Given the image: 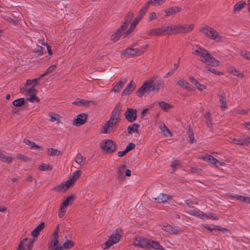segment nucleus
Returning <instances> with one entry per match:
<instances>
[{"label":"nucleus","instance_id":"obj_41","mask_svg":"<svg viewBox=\"0 0 250 250\" xmlns=\"http://www.w3.org/2000/svg\"><path fill=\"white\" fill-rule=\"evenodd\" d=\"M90 103H93L92 101H89L85 100H77L76 101L72 103L74 104H76L78 105H88Z\"/></svg>","mask_w":250,"mask_h":250},{"label":"nucleus","instance_id":"obj_22","mask_svg":"<svg viewBox=\"0 0 250 250\" xmlns=\"http://www.w3.org/2000/svg\"><path fill=\"white\" fill-rule=\"evenodd\" d=\"M163 35L175 34L174 24L161 27Z\"/></svg>","mask_w":250,"mask_h":250},{"label":"nucleus","instance_id":"obj_46","mask_svg":"<svg viewBox=\"0 0 250 250\" xmlns=\"http://www.w3.org/2000/svg\"><path fill=\"white\" fill-rule=\"evenodd\" d=\"M56 68V66L55 65H52L49 66L48 69L45 71V72L41 76V77H43L48 74L53 72Z\"/></svg>","mask_w":250,"mask_h":250},{"label":"nucleus","instance_id":"obj_30","mask_svg":"<svg viewBox=\"0 0 250 250\" xmlns=\"http://www.w3.org/2000/svg\"><path fill=\"white\" fill-rule=\"evenodd\" d=\"M135 55H136V51L132 48H127L121 54V55L124 57H131Z\"/></svg>","mask_w":250,"mask_h":250},{"label":"nucleus","instance_id":"obj_43","mask_svg":"<svg viewBox=\"0 0 250 250\" xmlns=\"http://www.w3.org/2000/svg\"><path fill=\"white\" fill-rule=\"evenodd\" d=\"M188 213L191 215L196 216L201 218L202 212L197 209H190L188 211Z\"/></svg>","mask_w":250,"mask_h":250},{"label":"nucleus","instance_id":"obj_36","mask_svg":"<svg viewBox=\"0 0 250 250\" xmlns=\"http://www.w3.org/2000/svg\"><path fill=\"white\" fill-rule=\"evenodd\" d=\"M13 158L11 156H7L3 153H0V160L2 162L7 163H10L12 162Z\"/></svg>","mask_w":250,"mask_h":250},{"label":"nucleus","instance_id":"obj_28","mask_svg":"<svg viewBox=\"0 0 250 250\" xmlns=\"http://www.w3.org/2000/svg\"><path fill=\"white\" fill-rule=\"evenodd\" d=\"M147 34L149 36H161L163 35L162 28H153L149 31L147 33Z\"/></svg>","mask_w":250,"mask_h":250},{"label":"nucleus","instance_id":"obj_61","mask_svg":"<svg viewBox=\"0 0 250 250\" xmlns=\"http://www.w3.org/2000/svg\"><path fill=\"white\" fill-rule=\"evenodd\" d=\"M135 147V145L134 144H133V143H129V145H128L126 146L125 150H126V151L127 152H128L130 150L133 149Z\"/></svg>","mask_w":250,"mask_h":250},{"label":"nucleus","instance_id":"obj_45","mask_svg":"<svg viewBox=\"0 0 250 250\" xmlns=\"http://www.w3.org/2000/svg\"><path fill=\"white\" fill-rule=\"evenodd\" d=\"M232 143L237 144V145H239L243 146H248V143L245 142L244 139L243 140V139L234 138L232 140Z\"/></svg>","mask_w":250,"mask_h":250},{"label":"nucleus","instance_id":"obj_55","mask_svg":"<svg viewBox=\"0 0 250 250\" xmlns=\"http://www.w3.org/2000/svg\"><path fill=\"white\" fill-rule=\"evenodd\" d=\"M240 54L242 57L243 58L250 61V53L246 50H241L240 52Z\"/></svg>","mask_w":250,"mask_h":250},{"label":"nucleus","instance_id":"obj_64","mask_svg":"<svg viewBox=\"0 0 250 250\" xmlns=\"http://www.w3.org/2000/svg\"><path fill=\"white\" fill-rule=\"evenodd\" d=\"M35 239H32L30 240V242L28 246L27 250H32L33 246V244L35 242Z\"/></svg>","mask_w":250,"mask_h":250},{"label":"nucleus","instance_id":"obj_53","mask_svg":"<svg viewBox=\"0 0 250 250\" xmlns=\"http://www.w3.org/2000/svg\"><path fill=\"white\" fill-rule=\"evenodd\" d=\"M27 100L28 101L33 103L37 102L38 103L39 102V99L36 96V95H33V96H29L26 97Z\"/></svg>","mask_w":250,"mask_h":250},{"label":"nucleus","instance_id":"obj_6","mask_svg":"<svg viewBox=\"0 0 250 250\" xmlns=\"http://www.w3.org/2000/svg\"><path fill=\"white\" fill-rule=\"evenodd\" d=\"M122 234L123 232L121 229H117L105 242V247H104V249H108L114 244L119 242L121 239Z\"/></svg>","mask_w":250,"mask_h":250},{"label":"nucleus","instance_id":"obj_26","mask_svg":"<svg viewBox=\"0 0 250 250\" xmlns=\"http://www.w3.org/2000/svg\"><path fill=\"white\" fill-rule=\"evenodd\" d=\"M149 244H150V248L155 250H166L158 241L150 239Z\"/></svg>","mask_w":250,"mask_h":250},{"label":"nucleus","instance_id":"obj_33","mask_svg":"<svg viewBox=\"0 0 250 250\" xmlns=\"http://www.w3.org/2000/svg\"><path fill=\"white\" fill-rule=\"evenodd\" d=\"M219 102L221 104V108L222 110L226 109L228 106L226 103V100L224 96V93H223L222 94L219 95Z\"/></svg>","mask_w":250,"mask_h":250},{"label":"nucleus","instance_id":"obj_34","mask_svg":"<svg viewBox=\"0 0 250 250\" xmlns=\"http://www.w3.org/2000/svg\"><path fill=\"white\" fill-rule=\"evenodd\" d=\"M201 219L203 220H206V219H212L213 220H217L218 219V217L211 213L206 214L202 212Z\"/></svg>","mask_w":250,"mask_h":250},{"label":"nucleus","instance_id":"obj_1","mask_svg":"<svg viewBox=\"0 0 250 250\" xmlns=\"http://www.w3.org/2000/svg\"><path fill=\"white\" fill-rule=\"evenodd\" d=\"M121 111L122 106L119 103L113 109L109 120L107 122L106 125L103 127V133H109L115 129L116 125L121 120Z\"/></svg>","mask_w":250,"mask_h":250},{"label":"nucleus","instance_id":"obj_15","mask_svg":"<svg viewBox=\"0 0 250 250\" xmlns=\"http://www.w3.org/2000/svg\"><path fill=\"white\" fill-rule=\"evenodd\" d=\"M87 120V115L84 113L79 114L76 116L73 122L75 126H80L85 123Z\"/></svg>","mask_w":250,"mask_h":250},{"label":"nucleus","instance_id":"obj_60","mask_svg":"<svg viewBox=\"0 0 250 250\" xmlns=\"http://www.w3.org/2000/svg\"><path fill=\"white\" fill-rule=\"evenodd\" d=\"M149 6H147L146 8H145V5L144 6V7L142 8V9L141 10L140 12V14L138 16H141V18H143V17L144 16L145 13H146V11H147L148 8Z\"/></svg>","mask_w":250,"mask_h":250},{"label":"nucleus","instance_id":"obj_27","mask_svg":"<svg viewBox=\"0 0 250 250\" xmlns=\"http://www.w3.org/2000/svg\"><path fill=\"white\" fill-rule=\"evenodd\" d=\"M166 0H150L145 3V8L149 5L154 6H158L162 5L165 2Z\"/></svg>","mask_w":250,"mask_h":250},{"label":"nucleus","instance_id":"obj_13","mask_svg":"<svg viewBox=\"0 0 250 250\" xmlns=\"http://www.w3.org/2000/svg\"><path fill=\"white\" fill-rule=\"evenodd\" d=\"M126 119L129 122H133L137 119V110L134 108H128L125 113Z\"/></svg>","mask_w":250,"mask_h":250},{"label":"nucleus","instance_id":"obj_62","mask_svg":"<svg viewBox=\"0 0 250 250\" xmlns=\"http://www.w3.org/2000/svg\"><path fill=\"white\" fill-rule=\"evenodd\" d=\"M157 19V16L155 12H151L149 14V21H152Z\"/></svg>","mask_w":250,"mask_h":250},{"label":"nucleus","instance_id":"obj_44","mask_svg":"<svg viewBox=\"0 0 250 250\" xmlns=\"http://www.w3.org/2000/svg\"><path fill=\"white\" fill-rule=\"evenodd\" d=\"M37 93V90L35 89L34 86H32L30 88L28 89L25 93V96L27 97L29 96H33V95H36Z\"/></svg>","mask_w":250,"mask_h":250},{"label":"nucleus","instance_id":"obj_23","mask_svg":"<svg viewBox=\"0 0 250 250\" xmlns=\"http://www.w3.org/2000/svg\"><path fill=\"white\" fill-rule=\"evenodd\" d=\"M45 226V223L44 222H41L31 232V235L34 237L37 238L41 230L44 228Z\"/></svg>","mask_w":250,"mask_h":250},{"label":"nucleus","instance_id":"obj_31","mask_svg":"<svg viewBox=\"0 0 250 250\" xmlns=\"http://www.w3.org/2000/svg\"><path fill=\"white\" fill-rule=\"evenodd\" d=\"M246 5L245 1H241L235 4L233 7V11L234 13L239 12Z\"/></svg>","mask_w":250,"mask_h":250},{"label":"nucleus","instance_id":"obj_50","mask_svg":"<svg viewBox=\"0 0 250 250\" xmlns=\"http://www.w3.org/2000/svg\"><path fill=\"white\" fill-rule=\"evenodd\" d=\"M195 48H193L192 49V53L200 57L201 53H202V51H203L204 49L198 47L197 46H196Z\"/></svg>","mask_w":250,"mask_h":250},{"label":"nucleus","instance_id":"obj_63","mask_svg":"<svg viewBox=\"0 0 250 250\" xmlns=\"http://www.w3.org/2000/svg\"><path fill=\"white\" fill-rule=\"evenodd\" d=\"M190 172L192 173H197L201 171V169L196 167H192L190 168Z\"/></svg>","mask_w":250,"mask_h":250},{"label":"nucleus","instance_id":"obj_17","mask_svg":"<svg viewBox=\"0 0 250 250\" xmlns=\"http://www.w3.org/2000/svg\"><path fill=\"white\" fill-rule=\"evenodd\" d=\"M181 11V8L178 6H174L168 8L164 10L165 13V16L167 17L179 12Z\"/></svg>","mask_w":250,"mask_h":250},{"label":"nucleus","instance_id":"obj_8","mask_svg":"<svg viewBox=\"0 0 250 250\" xmlns=\"http://www.w3.org/2000/svg\"><path fill=\"white\" fill-rule=\"evenodd\" d=\"M150 239H147L143 236H138L135 238L133 242V245L135 247H139L144 249H150L149 244Z\"/></svg>","mask_w":250,"mask_h":250},{"label":"nucleus","instance_id":"obj_16","mask_svg":"<svg viewBox=\"0 0 250 250\" xmlns=\"http://www.w3.org/2000/svg\"><path fill=\"white\" fill-rule=\"evenodd\" d=\"M177 84L182 88L185 89L189 91H192L194 90V88L191 86L190 84L183 79H180L177 81Z\"/></svg>","mask_w":250,"mask_h":250},{"label":"nucleus","instance_id":"obj_14","mask_svg":"<svg viewBox=\"0 0 250 250\" xmlns=\"http://www.w3.org/2000/svg\"><path fill=\"white\" fill-rule=\"evenodd\" d=\"M81 173V171L80 170H77L74 172L72 176H71L69 177L68 179L65 182L64 184L65 186L66 187L67 189L71 187L74 183L79 178L80 174Z\"/></svg>","mask_w":250,"mask_h":250},{"label":"nucleus","instance_id":"obj_52","mask_svg":"<svg viewBox=\"0 0 250 250\" xmlns=\"http://www.w3.org/2000/svg\"><path fill=\"white\" fill-rule=\"evenodd\" d=\"M179 60L178 61V63H175L174 65V68H172L164 77L165 78H166L168 77V76L171 75L174 71L178 68L179 67Z\"/></svg>","mask_w":250,"mask_h":250},{"label":"nucleus","instance_id":"obj_7","mask_svg":"<svg viewBox=\"0 0 250 250\" xmlns=\"http://www.w3.org/2000/svg\"><path fill=\"white\" fill-rule=\"evenodd\" d=\"M101 148L106 153H112L116 149V145L112 140L106 139L102 141L100 144Z\"/></svg>","mask_w":250,"mask_h":250},{"label":"nucleus","instance_id":"obj_58","mask_svg":"<svg viewBox=\"0 0 250 250\" xmlns=\"http://www.w3.org/2000/svg\"><path fill=\"white\" fill-rule=\"evenodd\" d=\"M205 118L206 120V123L208 127H209V125H211V117L209 113H207L205 115Z\"/></svg>","mask_w":250,"mask_h":250},{"label":"nucleus","instance_id":"obj_47","mask_svg":"<svg viewBox=\"0 0 250 250\" xmlns=\"http://www.w3.org/2000/svg\"><path fill=\"white\" fill-rule=\"evenodd\" d=\"M66 189H67V188L65 186L64 183H62L54 188V190L58 192L66 190Z\"/></svg>","mask_w":250,"mask_h":250},{"label":"nucleus","instance_id":"obj_54","mask_svg":"<svg viewBox=\"0 0 250 250\" xmlns=\"http://www.w3.org/2000/svg\"><path fill=\"white\" fill-rule=\"evenodd\" d=\"M42 78V77H40L38 79H33L32 80H28L27 81H26V86H28V85H30L31 84H32L33 83H34V84H36L38 83V81Z\"/></svg>","mask_w":250,"mask_h":250},{"label":"nucleus","instance_id":"obj_2","mask_svg":"<svg viewBox=\"0 0 250 250\" xmlns=\"http://www.w3.org/2000/svg\"><path fill=\"white\" fill-rule=\"evenodd\" d=\"M164 82L161 80H149L146 82L138 90V92L142 96L145 92H154L158 93L160 89L163 88Z\"/></svg>","mask_w":250,"mask_h":250},{"label":"nucleus","instance_id":"obj_35","mask_svg":"<svg viewBox=\"0 0 250 250\" xmlns=\"http://www.w3.org/2000/svg\"><path fill=\"white\" fill-rule=\"evenodd\" d=\"M228 72L229 73L233 74V75L237 76L239 77H244V75L242 73H240L239 71L235 68L230 67L228 69Z\"/></svg>","mask_w":250,"mask_h":250},{"label":"nucleus","instance_id":"obj_37","mask_svg":"<svg viewBox=\"0 0 250 250\" xmlns=\"http://www.w3.org/2000/svg\"><path fill=\"white\" fill-rule=\"evenodd\" d=\"M159 105L165 111H167L168 109L172 107V105L162 101L159 103Z\"/></svg>","mask_w":250,"mask_h":250},{"label":"nucleus","instance_id":"obj_40","mask_svg":"<svg viewBox=\"0 0 250 250\" xmlns=\"http://www.w3.org/2000/svg\"><path fill=\"white\" fill-rule=\"evenodd\" d=\"M74 160L77 164L82 165L83 163H84L85 161V158H84L81 154L78 153Z\"/></svg>","mask_w":250,"mask_h":250},{"label":"nucleus","instance_id":"obj_18","mask_svg":"<svg viewBox=\"0 0 250 250\" xmlns=\"http://www.w3.org/2000/svg\"><path fill=\"white\" fill-rule=\"evenodd\" d=\"M125 165H121L117 168L118 178L120 182H122L125 179L124 173L126 170Z\"/></svg>","mask_w":250,"mask_h":250},{"label":"nucleus","instance_id":"obj_3","mask_svg":"<svg viewBox=\"0 0 250 250\" xmlns=\"http://www.w3.org/2000/svg\"><path fill=\"white\" fill-rule=\"evenodd\" d=\"M200 31L207 37L217 42H223L224 38L215 29L211 27L206 25L200 28Z\"/></svg>","mask_w":250,"mask_h":250},{"label":"nucleus","instance_id":"obj_21","mask_svg":"<svg viewBox=\"0 0 250 250\" xmlns=\"http://www.w3.org/2000/svg\"><path fill=\"white\" fill-rule=\"evenodd\" d=\"M136 84L133 81H131L129 83H128L125 88L123 91L122 95H129L131 93V92L135 88Z\"/></svg>","mask_w":250,"mask_h":250},{"label":"nucleus","instance_id":"obj_32","mask_svg":"<svg viewBox=\"0 0 250 250\" xmlns=\"http://www.w3.org/2000/svg\"><path fill=\"white\" fill-rule=\"evenodd\" d=\"M47 154L51 156H58L61 155L62 152L58 149L50 148L47 150Z\"/></svg>","mask_w":250,"mask_h":250},{"label":"nucleus","instance_id":"obj_59","mask_svg":"<svg viewBox=\"0 0 250 250\" xmlns=\"http://www.w3.org/2000/svg\"><path fill=\"white\" fill-rule=\"evenodd\" d=\"M188 135L190 143H193L195 141V139L193 133L191 130H190V128L189 129L188 131Z\"/></svg>","mask_w":250,"mask_h":250},{"label":"nucleus","instance_id":"obj_29","mask_svg":"<svg viewBox=\"0 0 250 250\" xmlns=\"http://www.w3.org/2000/svg\"><path fill=\"white\" fill-rule=\"evenodd\" d=\"M58 232H59V225L57 227L56 229L53 232V238L52 239V240L51 241V243L50 245H54L55 247L56 246V244L59 243V236L58 235Z\"/></svg>","mask_w":250,"mask_h":250},{"label":"nucleus","instance_id":"obj_42","mask_svg":"<svg viewBox=\"0 0 250 250\" xmlns=\"http://www.w3.org/2000/svg\"><path fill=\"white\" fill-rule=\"evenodd\" d=\"M139 126V125L137 124H134L131 125H129L127 127L128 133L129 134H131L133 132H137Z\"/></svg>","mask_w":250,"mask_h":250},{"label":"nucleus","instance_id":"obj_10","mask_svg":"<svg viewBox=\"0 0 250 250\" xmlns=\"http://www.w3.org/2000/svg\"><path fill=\"white\" fill-rule=\"evenodd\" d=\"M194 28L193 24H174L175 34L187 33L191 32Z\"/></svg>","mask_w":250,"mask_h":250},{"label":"nucleus","instance_id":"obj_25","mask_svg":"<svg viewBox=\"0 0 250 250\" xmlns=\"http://www.w3.org/2000/svg\"><path fill=\"white\" fill-rule=\"evenodd\" d=\"M49 117V121L51 122H56L57 124L60 123L61 116L57 113L54 112H50L48 114Z\"/></svg>","mask_w":250,"mask_h":250},{"label":"nucleus","instance_id":"obj_48","mask_svg":"<svg viewBox=\"0 0 250 250\" xmlns=\"http://www.w3.org/2000/svg\"><path fill=\"white\" fill-rule=\"evenodd\" d=\"M24 103V100L23 98H20L15 100L13 104L14 105L16 106H21L23 105Z\"/></svg>","mask_w":250,"mask_h":250},{"label":"nucleus","instance_id":"obj_9","mask_svg":"<svg viewBox=\"0 0 250 250\" xmlns=\"http://www.w3.org/2000/svg\"><path fill=\"white\" fill-rule=\"evenodd\" d=\"M74 201L73 196L67 197L61 204L58 212V216L60 218H62L66 211V209L69 205L72 204Z\"/></svg>","mask_w":250,"mask_h":250},{"label":"nucleus","instance_id":"obj_19","mask_svg":"<svg viewBox=\"0 0 250 250\" xmlns=\"http://www.w3.org/2000/svg\"><path fill=\"white\" fill-rule=\"evenodd\" d=\"M127 79L126 78L122 79L118 83H117L111 89V92L115 93L119 92L123 86L127 82Z\"/></svg>","mask_w":250,"mask_h":250},{"label":"nucleus","instance_id":"obj_5","mask_svg":"<svg viewBox=\"0 0 250 250\" xmlns=\"http://www.w3.org/2000/svg\"><path fill=\"white\" fill-rule=\"evenodd\" d=\"M133 14L132 13H128L126 16L125 19V22L123 25H121L120 28L117 30L111 36V40L113 42H117L119 37L122 34V33L126 28L127 25L130 22L133 18Z\"/></svg>","mask_w":250,"mask_h":250},{"label":"nucleus","instance_id":"obj_11","mask_svg":"<svg viewBox=\"0 0 250 250\" xmlns=\"http://www.w3.org/2000/svg\"><path fill=\"white\" fill-rule=\"evenodd\" d=\"M161 227L163 230L170 235L178 234L182 231L180 228L168 225L167 223H162Z\"/></svg>","mask_w":250,"mask_h":250},{"label":"nucleus","instance_id":"obj_4","mask_svg":"<svg viewBox=\"0 0 250 250\" xmlns=\"http://www.w3.org/2000/svg\"><path fill=\"white\" fill-rule=\"evenodd\" d=\"M200 60L202 62L209 65L217 66L220 65V62L214 58L209 52L205 49L202 51L200 56Z\"/></svg>","mask_w":250,"mask_h":250},{"label":"nucleus","instance_id":"obj_51","mask_svg":"<svg viewBox=\"0 0 250 250\" xmlns=\"http://www.w3.org/2000/svg\"><path fill=\"white\" fill-rule=\"evenodd\" d=\"M52 169V167L51 166L44 164H42L39 167V169L41 170H51Z\"/></svg>","mask_w":250,"mask_h":250},{"label":"nucleus","instance_id":"obj_49","mask_svg":"<svg viewBox=\"0 0 250 250\" xmlns=\"http://www.w3.org/2000/svg\"><path fill=\"white\" fill-rule=\"evenodd\" d=\"M17 158L24 162H28L30 160L29 158L21 154H18Z\"/></svg>","mask_w":250,"mask_h":250},{"label":"nucleus","instance_id":"obj_38","mask_svg":"<svg viewBox=\"0 0 250 250\" xmlns=\"http://www.w3.org/2000/svg\"><path fill=\"white\" fill-rule=\"evenodd\" d=\"M160 128L163 132L164 135L166 137H170L171 136V134L169 129L166 126L165 124H162L160 126Z\"/></svg>","mask_w":250,"mask_h":250},{"label":"nucleus","instance_id":"obj_57","mask_svg":"<svg viewBox=\"0 0 250 250\" xmlns=\"http://www.w3.org/2000/svg\"><path fill=\"white\" fill-rule=\"evenodd\" d=\"M179 165H180V162L177 160H175L171 163L170 166H171V168L174 170H175V169H176L178 167Z\"/></svg>","mask_w":250,"mask_h":250},{"label":"nucleus","instance_id":"obj_56","mask_svg":"<svg viewBox=\"0 0 250 250\" xmlns=\"http://www.w3.org/2000/svg\"><path fill=\"white\" fill-rule=\"evenodd\" d=\"M34 52L38 53L39 55H42L43 54V48L40 46H37L34 50Z\"/></svg>","mask_w":250,"mask_h":250},{"label":"nucleus","instance_id":"obj_20","mask_svg":"<svg viewBox=\"0 0 250 250\" xmlns=\"http://www.w3.org/2000/svg\"><path fill=\"white\" fill-rule=\"evenodd\" d=\"M158 203H165L171 199V196L164 194L160 193L157 197L153 198Z\"/></svg>","mask_w":250,"mask_h":250},{"label":"nucleus","instance_id":"obj_12","mask_svg":"<svg viewBox=\"0 0 250 250\" xmlns=\"http://www.w3.org/2000/svg\"><path fill=\"white\" fill-rule=\"evenodd\" d=\"M55 247L54 245H50L49 247L51 248L52 250H63V249L68 250L72 248L74 244L71 240L66 239L63 245L62 246L59 242L57 244Z\"/></svg>","mask_w":250,"mask_h":250},{"label":"nucleus","instance_id":"obj_39","mask_svg":"<svg viewBox=\"0 0 250 250\" xmlns=\"http://www.w3.org/2000/svg\"><path fill=\"white\" fill-rule=\"evenodd\" d=\"M24 143L26 144L27 145L30 146V148L31 149L36 148V149H42V147L40 146L36 145V144L28 139L24 140Z\"/></svg>","mask_w":250,"mask_h":250},{"label":"nucleus","instance_id":"obj_24","mask_svg":"<svg viewBox=\"0 0 250 250\" xmlns=\"http://www.w3.org/2000/svg\"><path fill=\"white\" fill-rule=\"evenodd\" d=\"M189 80L199 91H202L207 88L206 85L199 83L194 78L190 77Z\"/></svg>","mask_w":250,"mask_h":250}]
</instances>
